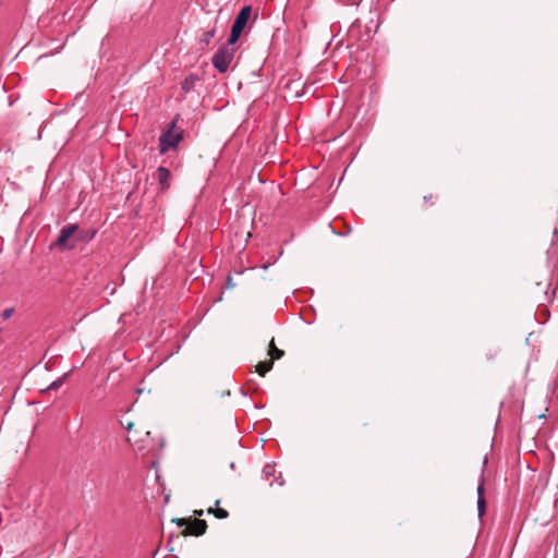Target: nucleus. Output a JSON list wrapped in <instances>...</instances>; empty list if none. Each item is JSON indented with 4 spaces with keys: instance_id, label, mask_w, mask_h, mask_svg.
Wrapping results in <instances>:
<instances>
[{
    "instance_id": "nucleus-8",
    "label": "nucleus",
    "mask_w": 558,
    "mask_h": 558,
    "mask_svg": "<svg viewBox=\"0 0 558 558\" xmlns=\"http://www.w3.org/2000/svg\"><path fill=\"white\" fill-rule=\"evenodd\" d=\"M77 230H78L77 225L69 223V225L64 226L61 229L60 234H59L58 239L56 240V242L52 244V246H56V247H59L62 250L74 248L76 246L75 245V234H76Z\"/></svg>"
},
{
    "instance_id": "nucleus-9",
    "label": "nucleus",
    "mask_w": 558,
    "mask_h": 558,
    "mask_svg": "<svg viewBox=\"0 0 558 558\" xmlns=\"http://www.w3.org/2000/svg\"><path fill=\"white\" fill-rule=\"evenodd\" d=\"M179 527H183V535L201 536L206 532L207 523L202 519L186 520V519H173Z\"/></svg>"
},
{
    "instance_id": "nucleus-1",
    "label": "nucleus",
    "mask_w": 558,
    "mask_h": 558,
    "mask_svg": "<svg viewBox=\"0 0 558 558\" xmlns=\"http://www.w3.org/2000/svg\"><path fill=\"white\" fill-rule=\"evenodd\" d=\"M180 116L177 114L167 129L159 135L160 154H166L170 149L177 148V146L183 141L184 131L177 125Z\"/></svg>"
},
{
    "instance_id": "nucleus-14",
    "label": "nucleus",
    "mask_w": 558,
    "mask_h": 558,
    "mask_svg": "<svg viewBox=\"0 0 558 558\" xmlns=\"http://www.w3.org/2000/svg\"><path fill=\"white\" fill-rule=\"evenodd\" d=\"M216 35V29L215 27L211 28V29H208L206 32L203 33L201 39H199V43L203 44L205 47H208L211 39L215 37Z\"/></svg>"
},
{
    "instance_id": "nucleus-10",
    "label": "nucleus",
    "mask_w": 558,
    "mask_h": 558,
    "mask_svg": "<svg viewBox=\"0 0 558 558\" xmlns=\"http://www.w3.org/2000/svg\"><path fill=\"white\" fill-rule=\"evenodd\" d=\"M171 173L170 170L163 166L158 167L157 169V179L160 184L161 190L169 189V180H170Z\"/></svg>"
},
{
    "instance_id": "nucleus-20",
    "label": "nucleus",
    "mask_w": 558,
    "mask_h": 558,
    "mask_svg": "<svg viewBox=\"0 0 558 558\" xmlns=\"http://www.w3.org/2000/svg\"><path fill=\"white\" fill-rule=\"evenodd\" d=\"M476 493H477V498L478 497H484V495H485V481H484L483 476L481 477V481L478 483Z\"/></svg>"
},
{
    "instance_id": "nucleus-21",
    "label": "nucleus",
    "mask_w": 558,
    "mask_h": 558,
    "mask_svg": "<svg viewBox=\"0 0 558 558\" xmlns=\"http://www.w3.org/2000/svg\"><path fill=\"white\" fill-rule=\"evenodd\" d=\"M13 313H14V308H12V307L5 308L2 312L1 316H2L3 319H9L13 315Z\"/></svg>"
},
{
    "instance_id": "nucleus-12",
    "label": "nucleus",
    "mask_w": 558,
    "mask_h": 558,
    "mask_svg": "<svg viewBox=\"0 0 558 558\" xmlns=\"http://www.w3.org/2000/svg\"><path fill=\"white\" fill-rule=\"evenodd\" d=\"M97 230H77L75 234V244L77 242H89L96 235Z\"/></svg>"
},
{
    "instance_id": "nucleus-4",
    "label": "nucleus",
    "mask_w": 558,
    "mask_h": 558,
    "mask_svg": "<svg viewBox=\"0 0 558 558\" xmlns=\"http://www.w3.org/2000/svg\"><path fill=\"white\" fill-rule=\"evenodd\" d=\"M121 424L128 430L126 441L134 446L136 451L144 453L151 451L155 448V442L150 436L149 430H143L145 437H136V435H133V430L136 429L133 422L128 421L124 423L122 421Z\"/></svg>"
},
{
    "instance_id": "nucleus-3",
    "label": "nucleus",
    "mask_w": 558,
    "mask_h": 558,
    "mask_svg": "<svg viewBox=\"0 0 558 558\" xmlns=\"http://www.w3.org/2000/svg\"><path fill=\"white\" fill-rule=\"evenodd\" d=\"M121 424L128 430L126 441L134 446L136 451L144 453L151 451L155 448V442L150 436L149 430H143L145 437H136V435H133V430L136 429L133 422L128 421L124 423L122 421Z\"/></svg>"
},
{
    "instance_id": "nucleus-16",
    "label": "nucleus",
    "mask_w": 558,
    "mask_h": 558,
    "mask_svg": "<svg viewBox=\"0 0 558 558\" xmlns=\"http://www.w3.org/2000/svg\"><path fill=\"white\" fill-rule=\"evenodd\" d=\"M68 374L62 375L61 377L53 380L48 387L47 390H57L59 389L65 381Z\"/></svg>"
},
{
    "instance_id": "nucleus-2",
    "label": "nucleus",
    "mask_w": 558,
    "mask_h": 558,
    "mask_svg": "<svg viewBox=\"0 0 558 558\" xmlns=\"http://www.w3.org/2000/svg\"><path fill=\"white\" fill-rule=\"evenodd\" d=\"M121 424L128 430L126 441L134 446L136 451L144 453L151 451L155 448V442L150 436L149 430H143L145 437H136V435H133V430L136 429L133 422L128 421L124 423L122 421Z\"/></svg>"
},
{
    "instance_id": "nucleus-19",
    "label": "nucleus",
    "mask_w": 558,
    "mask_h": 558,
    "mask_svg": "<svg viewBox=\"0 0 558 558\" xmlns=\"http://www.w3.org/2000/svg\"><path fill=\"white\" fill-rule=\"evenodd\" d=\"M262 473H263V475H264V477H265L266 480H269L271 476H274V475H275V473H276V469H275V466H274V465H271V464H266V465L264 466V469H263V472H262Z\"/></svg>"
},
{
    "instance_id": "nucleus-7",
    "label": "nucleus",
    "mask_w": 558,
    "mask_h": 558,
    "mask_svg": "<svg viewBox=\"0 0 558 558\" xmlns=\"http://www.w3.org/2000/svg\"><path fill=\"white\" fill-rule=\"evenodd\" d=\"M252 13L251 5L243 7L238 15L235 16V20L231 27V34L229 37V45H234L238 39L240 38L243 29L245 28Z\"/></svg>"
},
{
    "instance_id": "nucleus-17",
    "label": "nucleus",
    "mask_w": 558,
    "mask_h": 558,
    "mask_svg": "<svg viewBox=\"0 0 558 558\" xmlns=\"http://www.w3.org/2000/svg\"><path fill=\"white\" fill-rule=\"evenodd\" d=\"M207 512L208 513H215L216 518H218V519H226L229 515V512L226 509H222V508H217L216 510H214L213 508H209L207 510Z\"/></svg>"
},
{
    "instance_id": "nucleus-22",
    "label": "nucleus",
    "mask_w": 558,
    "mask_h": 558,
    "mask_svg": "<svg viewBox=\"0 0 558 558\" xmlns=\"http://www.w3.org/2000/svg\"><path fill=\"white\" fill-rule=\"evenodd\" d=\"M435 198H436V197H435L433 194H429V195H425V196L423 197V201H424V203H426V204L434 205V203H435V202H434V199H435Z\"/></svg>"
},
{
    "instance_id": "nucleus-15",
    "label": "nucleus",
    "mask_w": 558,
    "mask_h": 558,
    "mask_svg": "<svg viewBox=\"0 0 558 558\" xmlns=\"http://www.w3.org/2000/svg\"><path fill=\"white\" fill-rule=\"evenodd\" d=\"M269 354L271 355L272 360H279L284 355V351L276 348L274 339L270 341L269 344Z\"/></svg>"
},
{
    "instance_id": "nucleus-25",
    "label": "nucleus",
    "mask_w": 558,
    "mask_h": 558,
    "mask_svg": "<svg viewBox=\"0 0 558 558\" xmlns=\"http://www.w3.org/2000/svg\"><path fill=\"white\" fill-rule=\"evenodd\" d=\"M195 514H196V515H198V517H201V515L203 514V510H196V511H195Z\"/></svg>"
},
{
    "instance_id": "nucleus-11",
    "label": "nucleus",
    "mask_w": 558,
    "mask_h": 558,
    "mask_svg": "<svg viewBox=\"0 0 558 558\" xmlns=\"http://www.w3.org/2000/svg\"><path fill=\"white\" fill-rule=\"evenodd\" d=\"M199 80V77L196 74H190L187 75L182 82H181V89L184 93H189L194 89L196 82Z\"/></svg>"
},
{
    "instance_id": "nucleus-13",
    "label": "nucleus",
    "mask_w": 558,
    "mask_h": 558,
    "mask_svg": "<svg viewBox=\"0 0 558 558\" xmlns=\"http://www.w3.org/2000/svg\"><path fill=\"white\" fill-rule=\"evenodd\" d=\"M274 366V361L272 360H269V361H266V362H260L259 364L256 365V372L260 375V376H265L266 373H268Z\"/></svg>"
},
{
    "instance_id": "nucleus-5",
    "label": "nucleus",
    "mask_w": 558,
    "mask_h": 558,
    "mask_svg": "<svg viewBox=\"0 0 558 558\" xmlns=\"http://www.w3.org/2000/svg\"><path fill=\"white\" fill-rule=\"evenodd\" d=\"M549 288L550 282L548 280L537 281L530 287L529 293L535 303L545 305V303L554 300L555 289L549 293Z\"/></svg>"
},
{
    "instance_id": "nucleus-6",
    "label": "nucleus",
    "mask_w": 558,
    "mask_h": 558,
    "mask_svg": "<svg viewBox=\"0 0 558 558\" xmlns=\"http://www.w3.org/2000/svg\"><path fill=\"white\" fill-rule=\"evenodd\" d=\"M230 46L231 45H229V43L221 46L213 56L211 63L220 73L227 72L231 61L233 60L234 49Z\"/></svg>"
},
{
    "instance_id": "nucleus-27",
    "label": "nucleus",
    "mask_w": 558,
    "mask_h": 558,
    "mask_svg": "<svg viewBox=\"0 0 558 558\" xmlns=\"http://www.w3.org/2000/svg\"><path fill=\"white\" fill-rule=\"evenodd\" d=\"M230 468H231V469H234V462H231V463H230Z\"/></svg>"
},
{
    "instance_id": "nucleus-24",
    "label": "nucleus",
    "mask_w": 558,
    "mask_h": 558,
    "mask_svg": "<svg viewBox=\"0 0 558 558\" xmlns=\"http://www.w3.org/2000/svg\"><path fill=\"white\" fill-rule=\"evenodd\" d=\"M133 435H136V437H143L142 436V430H140L138 428L133 430Z\"/></svg>"
},
{
    "instance_id": "nucleus-26",
    "label": "nucleus",
    "mask_w": 558,
    "mask_h": 558,
    "mask_svg": "<svg viewBox=\"0 0 558 558\" xmlns=\"http://www.w3.org/2000/svg\"><path fill=\"white\" fill-rule=\"evenodd\" d=\"M554 236L557 238L558 236V228H555L554 230Z\"/></svg>"
},
{
    "instance_id": "nucleus-18",
    "label": "nucleus",
    "mask_w": 558,
    "mask_h": 558,
    "mask_svg": "<svg viewBox=\"0 0 558 558\" xmlns=\"http://www.w3.org/2000/svg\"><path fill=\"white\" fill-rule=\"evenodd\" d=\"M477 512L478 517L482 518L486 512V500L485 497L477 498Z\"/></svg>"
},
{
    "instance_id": "nucleus-23",
    "label": "nucleus",
    "mask_w": 558,
    "mask_h": 558,
    "mask_svg": "<svg viewBox=\"0 0 558 558\" xmlns=\"http://www.w3.org/2000/svg\"><path fill=\"white\" fill-rule=\"evenodd\" d=\"M226 284L228 288H232L234 286L230 276L227 277Z\"/></svg>"
}]
</instances>
